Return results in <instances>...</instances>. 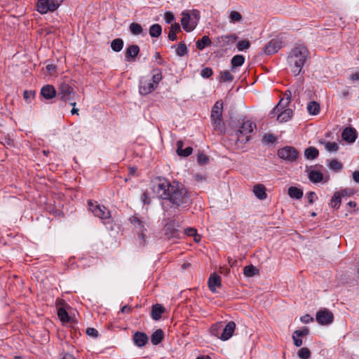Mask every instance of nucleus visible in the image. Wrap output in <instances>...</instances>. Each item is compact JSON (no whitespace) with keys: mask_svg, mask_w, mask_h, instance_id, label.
Masks as SVG:
<instances>
[{"mask_svg":"<svg viewBox=\"0 0 359 359\" xmlns=\"http://www.w3.org/2000/svg\"><path fill=\"white\" fill-rule=\"evenodd\" d=\"M154 191L158 198L165 201L162 204L163 208L167 202L170 203L172 208H177L188 204L191 201L187 189L177 182L171 183L166 180H159L154 187Z\"/></svg>","mask_w":359,"mask_h":359,"instance_id":"f257e3e1","label":"nucleus"},{"mask_svg":"<svg viewBox=\"0 0 359 359\" xmlns=\"http://www.w3.org/2000/svg\"><path fill=\"white\" fill-rule=\"evenodd\" d=\"M309 52L306 46L300 45L292 48L288 55L287 62L294 76L299 75L309 59Z\"/></svg>","mask_w":359,"mask_h":359,"instance_id":"f03ea898","label":"nucleus"},{"mask_svg":"<svg viewBox=\"0 0 359 359\" xmlns=\"http://www.w3.org/2000/svg\"><path fill=\"white\" fill-rule=\"evenodd\" d=\"M129 221L133 226V229L137 235L139 245L143 247L146 244V235L147 228L149 226V218L135 214L130 217Z\"/></svg>","mask_w":359,"mask_h":359,"instance_id":"7ed1b4c3","label":"nucleus"},{"mask_svg":"<svg viewBox=\"0 0 359 359\" xmlns=\"http://www.w3.org/2000/svg\"><path fill=\"white\" fill-rule=\"evenodd\" d=\"M289 95L285 94L286 99H281L279 103L273 109V110L270 112L269 116L271 118H273L276 114L277 121L280 123L287 122L289 121L292 116V110L290 109H286L283 110L290 102L291 100V93L289 91Z\"/></svg>","mask_w":359,"mask_h":359,"instance_id":"20e7f679","label":"nucleus"},{"mask_svg":"<svg viewBox=\"0 0 359 359\" xmlns=\"http://www.w3.org/2000/svg\"><path fill=\"white\" fill-rule=\"evenodd\" d=\"M255 128V123L250 120H243L241 126L236 132V144L239 146V144H244L247 143L250 139V134L253 133Z\"/></svg>","mask_w":359,"mask_h":359,"instance_id":"39448f33","label":"nucleus"},{"mask_svg":"<svg viewBox=\"0 0 359 359\" xmlns=\"http://www.w3.org/2000/svg\"><path fill=\"white\" fill-rule=\"evenodd\" d=\"M88 205L94 216L100 218L104 224H105V220L111 218V212L104 205H100L96 201L93 202L91 200L88 201Z\"/></svg>","mask_w":359,"mask_h":359,"instance_id":"423d86ee","label":"nucleus"},{"mask_svg":"<svg viewBox=\"0 0 359 359\" xmlns=\"http://www.w3.org/2000/svg\"><path fill=\"white\" fill-rule=\"evenodd\" d=\"M62 0H39L36 6L37 11L41 13H46L48 11H55L61 4Z\"/></svg>","mask_w":359,"mask_h":359,"instance_id":"0eeeda50","label":"nucleus"},{"mask_svg":"<svg viewBox=\"0 0 359 359\" xmlns=\"http://www.w3.org/2000/svg\"><path fill=\"white\" fill-rule=\"evenodd\" d=\"M278 156L283 160L293 162L296 161L298 157V151L294 147L286 146L278 149Z\"/></svg>","mask_w":359,"mask_h":359,"instance_id":"6e6552de","label":"nucleus"},{"mask_svg":"<svg viewBox=\"0 0 359 359\" xmlns=\"http://www.w3.org/2000/svg\"><path fill=\"white\" fill-rule=\"evenodd\" d=\"M181 15L180 22H197L201 18V12L197 9L184 10Z\"/></svg>","mask_w":359,"mask_h":359,"instance_id":"1a4fd4ad","label":"nucleus"},{"mask_svg":"<svg viewBox=\"0 0 359 359\" xmlns=\"http://www.w3.org/2000/svg\"><path fill=\"white\" fill-rule=\"evenodd\" d=\"M316 318L319 324L325 325L331 324L333 322L334 316L329 310L323 309L317 312Z\"/></svg>","mask_w":359,"mask_h":359,"instance_id":"9d476101","label":"nucleus"},{"mask_svg":"<svg viewBox=\"0 0 359 359\" xmlns=\"http://www.w3.org/2000/svg\"><path fill=\"white\" fill-rule=\"evenodd\" d=\"M59 96L63 101H69L74 98V92L73 88L67 83H62L59 86Z\"/></svg>","mask_w":359,"mask_h":359,"instance_id":"9b49d317","label":"nucleus"},{"mask_svg":"<svg viewBox=\"0 0 359 359\" xmlns=\"http://www.w3.org/2000/svg\"><path fill=\"white\" fill-rule=\"evenodd\" d=\"M155 83L149 78L143 77L140 80L139 91L141 95H148L156 89Z\"/></svg>","mask_w":359,"mask_h":359,"instance_id":"f8f14e48","label":"nucleus"},{"mask_svg":"<svg viewBox=\"0 0 359 359\" xmlns=\"http://www.w3.org/2000/svg\"><path fill=\"white\" fill-rule=\"evenodd\" d=\"M235 329L236 323L233 321H229L225 327L222 326V330L219 339L222 341L229 339L233 336Z\"/></svg>","mask_w":359,"mask_h":359,"instance_id":"ddd939ff","label":"nucleus"},{"mask_svg":"<svg viewBox=\"0 0 359 359\" xmlns=\"http://www.w3.org/2000/svg\"><path fill=\"white\" fill-rule=\"evenodd\" d=\"M281 48V41L278 39H271L264 48V52L266 55H272L278 51Z\"/></svg>","mask_w":359,"mask_h":359,"instance_id":"4468645a","label":"nucleus"},{"mask_svg":"<svg viewBox=\"0 0 359 359\" xmlns=\"http://www.w3.org/2000/svg\"><path fill=\"white\" fill-rule=\"evenodd\" d=\"M208 287L212 292H216V287H220L222 286L220 276L213 273H212L208 279Z\"/></svg>","mask_w":359,"mask_h":359,"instance_id":"2eb2a0df","label":"nucleus"},{"mask_svg":"<svg viewBox=\"0 0 359 359\" xmlns=\"http://www.w3.org/2000/svg\"><path fill=\"white\" fill-rule=\"evenodd\" d=\"M134 344L138 347L144 346L148 341L147 335L141 332H136L133 337Z\"/></svg>","mask_w":359,"mask_h":359,"instance_id":"dca6fc26","label":"nucleus"},{"mask_svg":"<svg viewBox=\"0 0 359 359\" xmlns=\"http://www.w3.org/2000/svg\"><path fill=\"white\" fill-rule=\"evenodd\" d=\"M341 136L346 142L353 143L357 137L356 130L353 128H346L344 130Z\"/></svg>","mask_w":359,"mask_h":359,"instance_id":"f3484780","label":"nucleus"},{"mask_svg":"<svg viewBox=\"0 0 359 359\" xmlns=\"http://www.w3.org/2000/svg\"><path fill=\"white\" fill-rule=\"evenodd\" d=\"M40 94L46 100H50L55 97L56 90L53 86L48 84L41 88Z\"/></svg>","mask_w":359,"mask_h":359,"instance_id":"a211bd4d","label":"nucleus"},{"mask_svg":"<svg viewBox=\"0 0 359 359\" xmlns=\"http://www.w3.org/2000/svg\"><path fill=\"white\" fill-rule=\"evenodd\" d=\"M140 53V48L137 45L129 46L126 51L125 57L126 61L134 59Z\"/></svg>","mask_w":359,"mask_h":359,"instance_id":"6ab92c4d","label":"nucleus"},{"mask_svg":"<svg viewBox=\"0 0 359 359\" xmlns=\"http://www.w3.org/2000/svg\"><path fill=\"white\" fill-rule=\"evenodd\" d=\"M253 193L255 194V196L259 200H264L267 197L266 187L261 184H258L254 186Z\"/></svg>","mask_w":359,"mask_h":359,"instance_id":"aec40b11","label":"nucleus"},{"mask_svg":"<svg viewBox=\"0 0 359 359\" xmlns=\"http://www.w3.org/2000/svg\"><path fill=\"white\" fill-rule=\"evenodd\" d=\"M183 146L184 143L182 140L177 142V154L180 156H189L192 153V147H188L184 149Z\"/></svg>","mask_w":359,"mask_h":359,"instance_id":"412c9836","label":"nucleus"},{"mask_svg":"<svg viewBox=\"0 0 359 359\" xmlns=\"http://www.w3.org/2000/svg\"><path fill=\"white\" fill-rule=\"evenodd\" d=\"M165 311V308L161 304H156L153 306L151 309V318L154 320H158L161 318V315Z\"/></svg>","mask_w":359,"mask_h":359,"instance_id":"4be33fe9","label":"nucleus"},{"mask_svg":"<svg viewBox=\"0 0 359 359\" xmlns=\"http://www.w3.org/2000/svg\"><path fill=\"white\" fill-rule=\"evenodd\" d=\"M164 339V332L162 330H156L151 337V341L154 345H158Z\"/></svg>","mask_w":359,"mask_h":359,"instance_id":"5701e85b","label":"nucleus"},{"mask_svg":"<svg viewBox=\"0 0 359 359\" xmlns=\"http://www.w3.org/2000/svg\"><path fill=\"white\" fill-rule=\"evenodd\" d=\"M319 154L318 150L313 147H310L305 149L304 156L306 159L313 160L318 157Z\"/></svg>","mask_w":359,"mask_h":359,"instance_id":"b1692460","label":"nucleus"},{"mask_svg":"<svg viewBox=\"0 0 359 359\" xmlns=\"http://www.w3.org/2000/svg\"><path fill=\"white\" fill-rule=\"evenodd\" d=\"M288 195L292 198L300 199L303 196V191L295 187H290L288 189Z\"/></svg>","mask_w":359,"mask_h":359,"instance_id":"393cba45","label":"nucleus"},{"mask_svg":"<svg viewBox=\"0 0 359 359\" xmlns=\"http://www.w3.org/2000/svg\"><path fill=\"white\" fill-rule=\"evenodd\" d=\"M245 62V57L242 55H234L231 60V69L233 70L236 67H241Z\"/></svg>","mask_w":359,"mask_h":359,"instance_id":"a878e982","label":"nucleus"},{"mask_svg":"<svg viewBox=\"0 0 359 359\" xmlns=\"http://www.w3.org/2000/svg\"><path fill=\"white\" fill-rule=\"evenodd\" d=\"M222 103L217 101L212 107L211 118H222Z\"/></svg>","mask_w":359,"mask_h":359,"instance_id":"bb28decb","label":"nucleus"},{"mask_svg":"<svg viewBox=\"0 0 359 359\" xmlns=\"http://www.w3.org/2000/svg\"><path fill=\"white\" fill-rule=\"evenodd\" d=\"M309 178L313 183H318L323 180V175L319 171L311 170L309 173Z\"/></svg>","mask_w":359,"mask_h":359,"instance_id":"cd10ccee","label":"nucleus"},{"mask_svg":"<svg viewBox=\"0 0 359 359\" xmlns=\"http://www.w3.org/2000/svg\"><path fill=\"white\" fill-rule=\"evenodd\" d=\"M306 108L308 112L311 115H317L320 111V105L315 101L309 102Z\"/></svg>","mask_w":359,"mask_h":359,"instance_id":"c85d7f7f","label":"nucleus"},{"mask_svg":"<svg viewBox=\"0 0 359 359\" xmlns=\"http://www.w3.org/2000/svg\"><path fill=\"white\" fill-rule=\"evenodd\" d=\"M211 44V40L208 36H203L201 39L196 42V47L199 50L204 49L206 46Z\"/></svg>","mask_w":359,"mask_h":359,"instance_id":"c756f323","label":"nucleus"},{"mask_svg":"<svg viewBox=\"0 0 359 359\" xmlns=\"http://www.w3.org/2000/svg\"><path fill=\"white\" fill-rule=\"evenodd\" d=\"M233 79V76L229 71H222L219 74V81L220 83L231 82Z\"/></svg>","mask_w":359,"mask_h":359,"instance_id":"7c9ffc66","label":"nucleus"},{"mask_svg":"<svg viewBox=\"0 0 359 359\" xmlns=\"http://www.w3.org/2000/svg\"><path fill=\"white\" fill-rule=\"evenodd\" d=\"M162 72L159 69H155L152 71V77L150 79L152 83L157 87L158 83L162 80Z\"/></svg>","mask_w":359,"mask_h":359,"instance_id":"2f4dec72","label":"nucleus"},{"mask_svg":"<svg viewBox=\"0 0 359 359\" xmlns=\"http://www.w3.org/2000/svg\"><path fill=\"white\" fill-rule=\"evenodd\" d=\"M324 144L325 149L329 152H335L339 149L338 144L334 142L320 141Z\"/></svg>","mask_w":359,"mask_h":359,"instance_id":"473e14b6","label":"nucleus"},{"mask_svg":"<svg viewBox=\"0 0 359 359\" xmlns=\"http://www.w3.org/2000/svg\"><path fill=\"white\" fill-rule=\"evenodd\" d=\"M222 330V323H217L212 325L210 327V333L212 335L217 337L219 339L220 333Z\"/></svg>","mask_w":359,"mask_h":359,"instance_id":"72a5a7b5","label":"nucleus"},{"mask_svg":"<svg viewBox=\"0 0 359 359\" xmlns=\"http://www.w3.org/2000/svg\"><path fill=\"white\" fill-rule=\"evenodd\" d=\"M123 47V41L121 39H114L111 43V48L115 52H119Z\"/></svg>","mask_w":359,"mask_h":359,"instance_id":"f704fd0d","label":"nucleus"},{"mask_svg":"<svg viewBox=\"0 0 359 359\" xmlns=\"http://www.w3.org/2000/svg\"><path fill=\"white\" fill-rule=\"evenodd\" d=\"M258 272V270L252 265L246 266L243 269V274L246 277H252Z\"/></svg>","mask_w":359,"mask_h":359,"instance_id":"c9c22d12","label":"nucleus"},{"mask_svg":"<svg viewBox=\"0 0 359 359\" xmlns=\"http://www.w3.org/2000/svg\"><path fill=\"white\" fill-rule=\"evenodd\" d=\"M162 32L161 27L159 24H153L149 29V34L152 37H158L161 35Z\"/></svg>","mask_w":359,"mask_h":359,"instance_id":"e433bc0d","label":"nucleus"},{"mask_svg":"<svg viewBox=\"0 0 359 359\" xmlns=\"http://www.w3.org/2000/svg\"><path fill=\"white\" fill-rule=\"evenodd\" d=\"M341 196H339V194L335 192L330 201L331 206L335 209L339 208L341 203Z\"/></svg>","mask_w":359,"mask_h":359,"instance_id":"4c0bfd02","label":"nucleus"},{"mask_svg":"<svg viewBox=\"0 0 359 359\" xmlns=\"http://www.w3.org/2000/svg\"><path fill=\"white\" fill-rule=\"evenodd\" d=\"M311 355V351L306 347L301 348L297 352V355L301 359H309Z\"/></svg>","mask_w":359,"mask_h":359,"instance_id":"58836bf2","label":"nucleus"},{"mask_svg":"<svg viewBox=\"0 0 359 359\" xmlns=\"http://www.w3.org/2000/svg\"><path fill=\"white\" fill-rule=\"evenodd\" d=\"M57 316L60 318V320L63 323H67L69 321V316L67 311L63 308H60L57 310Z\"/></svg>","mask_w":359,"mask_h":359,"instance_id":"ea45409f","label":"nucleus"},{"mask_svg":"<svg viewBox=\"0 0 359 359\" xmlns=\"http://www.w3.org/2000/svg\"><path fill=\"white\" fill-rule=\"evenodd\" d=\"M187 53V48L184 43L180 42L176 49V54L178 56L182 57Z\"/></svg>","mask_w":359,"mask_h":359,"instance_id":"a19ab883","label":"nucleus"},{"mask_svg":"<svg viewBox=\"0 0 359 359\" xmlns=\"http://www.w3.org/2000/svg\"><path fill=\"white\" fill-rule=\"evenodd\" d=\"M171 224H167L165 225V234L172 238H177L179 236L177 230L171 229Z\"/></svg>","mask_w":359,"mask_h":359,"instance_id":"79ce46f5","label":"nucleus"},{"mask_svg":"<svg viewBox=\"0 0 359 359\" xmlns=\"http://www.w3.org/2000/svg\"><path fill=\"white\" fill-rule=\"evenodd\" d=\"M250 43L248 40H241L238 42L236 47L239 51L247 50L250 48Z\"/></svg>","mask_w":359,"mask_h":359,"instance_id":"37998d69","label":"nucleus"},{"mask_svg":"<svg viewBox=\"0 0 359 359\" xmlns=\"http://www.w3.org/2000/svg\"><path fill=\"white\" fill-rule=\"evenodd\" d=\"M329 167L330 169H332L333 170L339 171L341 169L342 165L337 160L334 159V160H332L330 162Z\"/></svg>","mask_w":359,"mask_h":359,"instance_id":"c03bdc74","label":"nucleus"},{"mask_svg":"<svg viewBox=\"0 0 359 359\" xmlns=\"http://www.w3.org/2000/svg\"><path fill=\"white\" fill-rule=\"evenodd\" d=\"M130 30L133 34H140L142 32V28L140 24H130Z\"/></svg>","mask_w":359,"mask_h":359,"instance_id":"a18cd8bd","label":"nucleus"},{"mask_svg":"<svg viewBox=\"0 0 359 359\" xmlns=\"http://www.w3.org/2000/svg\"><path fill=\"white\" fill-rule=\"evenodd\" d=\"M229 18L232 22H238L242 20L241 14L239 12L235 11L231 12Z\"/></svg>","mask_w":359,"mask_h":359,"instance_id":"49530a36","label":"nucleus"},{"mask_svg":"<svg viewBox=\"0 0 359 359\" xmlns=\"http://www.w3.org/2000/svg\"><path fill=\"white\" fill-rule=\"evenodd\" d=\"M212 69L210 67L203 68L201 72V76L203 78L208 79L212 75Z\"/></svg>","mask_w":359,"mask_h":359,"instance_id":"de8ad7c7","label":"nucleus"},{"mask_svg":"<svg viewBox=\"0 0 359 359\" xmlns=\"http://www.w3.org/2000/svg\"><path fill=\"white\" fill-rule=\"evenodd\" d=\"M209 159L208 156L202 153H199L197 156V161L200 164L205 165L208 163Z\"/></svg>","mask_w":359,"mask_h":359,"instance_id":"09e8293b","label":"nucleus"},{"mask_svg":"<svg viewBox=\"0 0 359 359\" xmlns=\"http://www.w3.org/2000/svg\"><path fill=\"white\" fill-rule=\"evenodd\" d=\"M164 20L165 22H172L175 20V15L171 11H166L164 14Z\"/></svg>","mask_w":359,"mask_h":359,"instance_id":"8fccbe9b","label":"nucleus"},{"mask_svg":"<svg viewBox=\"0 0 359 359\" xmlns=\"http://www.w3.org/2000/svg\"><path fill=\"white\" fill-rule=\"evenodd\" d=\"M35 93L34 91L25 90L23 93L24 99L27 102L30 101L34 97Z\"/></svg>","mask_w":359,"mask_h":359,"instance_id":"3c124183","label":"nucleus"},{"mask_svg":"<svg viewBox=\"0 0 359 359\" xmlns=\"http://www.w3.org/2000/svg\"><path fill=\"white\" fill-rule=\"evenodd\" d=\"M309 330L307 327H303L302 330H295L293 333L302 337L309 334Z\"/></svg>","mask_w":359,"mask_h":359,"instance_id":"603ef678","label":"nucleus"},{"mask_svg":"<svg viewBox=\"0 0 359 359\" xmlns=\"http://www.w3.org/2000/svg\"><path fill=\"white\" fill-rule=\"evenodd\" d=\"M292 338L293 339V342H294V344L297 346V347H300L302 344H303V341H302V339H301L300 337L296 335L295 334H292Z\"/></svg>","mask_w":359,"mask_h":359,"instance_id":"864d4df0","label":"nucleus"},{"mask_svg":"<svg viewBox=\"0 0 359 359\" xmlns=\"http://www.w3.org/2000/svg\"><path fill=\"white\" fill-rule=\"evenodd\" d=\"M263 140L266 143H273L276 141V137L273 134H266L264 135Z\"/></svg>","mask_w":359,"mask_h":359,"instance_id":"5fc2aeb1","label":"nucleus"},{"mask_svg":"<svg viewBox=\"0 0 359 359\" xmlns=\"http://www.w3.org/2000/svg\"><path fill=\"white\" fill-rule=\"evenodd\" d=\"M338 194H339V196L341 197L346 196H351L353 194V191L352 189H342L339 191H337Z\"/></svg>","mask_w":359,"mask_h":359,"instance_id":"6e6d98bb","label":"nucleus"},{"mask_svg":"<svg viewBox=\"0 0 359 359\" xmlns=\"http://www.w3.org/2000/svg\"><path fill=\"white\" fill-rule=\"evenodd\" d=\"M86 334L88 336L93 337H97L98 336V332L97 330L93 327H88L86 329Z\"/></svg>","mask_w":359,"mask_h":359,"instance_id":"4d7b16f0","label":"nucleus"},{"mask_svg":"<svg viewBox=\"0 0 359 359\" xmlns=\"http://www.w3.org/2000/svg\"><path fill=\"white\" fill-rule=\"evenodd\" d=\"M212 123L215 128L220 129L222 126V118H211Z\"/></svg>","mask_w":359,"mask_h":359,"instance_id":"13d9d810","label":"nucleus"},{"mask_svg":"<svg viewBox=\"0 0 359 359\" xmlns=\"http://www.w3.org/2000/svg\"><path fill=\"white\" fill-rule=\"evenodd\" d=\"M300 320L302 323L307 324L311 322H313V318L311 317L310 315L306 314V315H304L302 317H301Z\"/></svg>","mask_w":359,"mask_h":359,"instance_id":"bf43d9fd","label":"nucleus"},{"mask_svg":"<svg viewBox=\"0 0 359 359\" xmlns=\"http://www.w3.org/2000/svg\"><path fill=\"white\" fill-rule=\"evenodd\" d=\"M185 233L189 236H194L197 233L196 229L194 228H187L184 230Z\"/></svg>","mask_w":359,"mask_h":359,"instance_id":"052dcab7","label":"nucleus"},{"mask_svg":"<svg viewBox=\"0 0 359 359\" xmlns=\"http://www.w3.org/2000/svg\"><path fill=\"white\" fill-rule=\"evenodd\" d=\"M316 197V195L315 192H313V191L309 192L307 194V198H308L309 203L310 204H312L313 203L314 198Z\"/></svg>","mask_w":359,"mask_h":359,"instance_id":"680f3d73","label":"nucleus"},{"mask_svg":"<svg viewBox=\"0 0 359 359\" xmlns=\"http://www.w3.org/2000/svg\"><path fill=\"white\" fill-rule=\"evenodd\" d=\"M141 199L144 204L149 205L150 204V198L147 193H143L141 197Z\"/></svg>","mask_w":359,"mask_h":359,"instance_id":"e2e57ef3","label":"nucleus"},{"mask_svg":"<svg viewBox=\"0 0 359 359\" xmlns=\"http://www.w3.org/2000/svg\"><path fill=\"white\" fill-rule=\"evenodd\" d=\"M182 25H183V28L187 32H190L195 29L196 24H182Z\"/></svg>","mask_w":359,"mask_h":359,"instance_id":"0e129e2a","label":"nucleus"},{"mask_svg":"<svg viewBox=\"0 0 359 359\" xmlns=\"http://www.w3.org/2000/svg\"><path fill=\"white\" fill-rule=\"evenodd\" d=\"M180 29V24H172L170 28V31H173L175 33L179 32Z\"/></svg>","mask_w":359,"mask_h":359,"instance_id":"69168bd1","label":"nucleus"},{"mask_svg":"<svg viewBox=\"0 0 359 359\" xmlns=\"http://www.w3.org/2000/svg\"><path fill=\"white\" fill-rule=\"evenodd\" d=\"M131 307L128 306V305H125L121 309V312L123 313H129L131 312Z\"/></svg>","mask_w":359,"mask_h":359,"instance_id":"338daca9","label":"nucleus"},{"mask_svg":"<svg viewBox=\"0 0 359 359\" xmlns=\"http://www.w3.org/2000/svg\"><path fill=\"white\" fill-rule=\"evenodd\" d=\"M353 180L355 182L359 183V171H355L353 173Z\"/></svg>","mask_w":359,"mask_h":359,"instance_id":"774afa93","label":"nucleus"}]
</instances>
